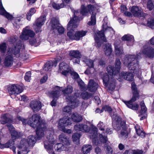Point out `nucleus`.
<instances>
[{"label":"nucleus","instance_id":"f257e3e1","mask_svg":"<svg viewBox=\"0 0 154 154\" xmlns=\"http://www.w3.org/2000/svg\"><path fill=\"white\" fill-rule=\"evenodd\" d=\"M21 121L23 124L26 125L28 123L31 127L34 128H36V132L37 139H40L44 135V131L46 129L45 124L44 120H40V116L37 114L33 115L29 120L23 119L21 117L17 116L15 120H12L11 119L8 117L7 114L2 115L1 117V122L2 124L11 123H17Z\"/></svg>","mask_w":154,"mask_h":154},{"label":"nucleus","instance_id":"f03ea898","mask_svg":"<svg viewBox=\"0 0 154 154\" xmlns=\"http://www.w3.org/2000/svg\"><path fill=\"white\" fill-rule=\"evenodd\" d=\"M73 13L74 17L70 20L67 25V29L69 31L67 32V35L70 39L78 41L85 36L87 31L82 30L74 32L75 28L77 26L78 22L82 20V18L78 17V16L79 14V11H74Z\"/></svg>","mask_w":154,"mask_h":154},{"label":"nucleus","instance_id":"7ed1b4c3","mask_svg":"<svg viewBox=\"0 0 154 154\" xmlns=\"http://www.w3.org/2000/svg\"><path fill=\"white\" fill-rule=\"evenodd\" d=\"M21 48V42L19 41L16 46L9 48L4 62L5 66L8 67L11 66L13 63L14 57H15L19 58L20 59H25L24 54H20Z\"/></svg>","mask_w":154,"mask_h":154},{"label":"nucleus","instance_id":"20e7f679","mask_svg":"<svg viewBox=\"0 0 154 154\" xmlns=\"http://www.w3.org/2000/svg\"><path fill=\"white\" fill-rule=\"evenodd\" d=\"M112 118L113 119L116 120L115 124L113 125L114 128L116 131L121 130L119 137L122 139H126L128 137L130 130L126 127L125 122L124 121H122L121 118H118L116 115L112 116Z\"/></svg>","mask_w":154,"mask_h":154},{"label":"nucleus","instance_id":"39448f33","mask_svg":"<svg viewBox=\"0 0 154 154\" xmlns=\"http://www.w3.org/2000/svg\"><path fill=\"white\" fill-rule=\"evenodd\" d=\"M141 57V54L138 53L136 57L134 55H129L125 56L123 60L124 63L127 65L129 69L135 73L138 70L139 65L138 60Z\"/></svg>","mask_w":154,"mask_h":154},{"label":"nucleus","instance_id":"423d86ee","mask_svg":"<svg viewBox=\"0 0 154 154\" xmlns=\"http://www.w3.org/2000/svg\"><path fill=\"white\" fill-rule=\"evenodd\" d=\"M59 140L62 143H58L55 145V147L57 151L60 152L68 150L70 142L67 134L64 133L61 134L59 136Z\"/></svg>","mask_w":154,"mask_h":154},{"label":"nucleus","instance_id":"0eeeda50","mask_svg":"<svg viewBox=\"0 0 154 154\" xmlns=\"http://www.w3.org/2000/svg\"><path fill=\"white\" fill-rule=\"evenodd\" d=\"M94 7L91 5H88L87 8H86L84 5H82L81 7V11L80 14L83 16H87L88 13H92L91 17V20L88 23L89 25H94L96 24V13L94 12Z\"/></svg>","mask_w":154,"mask_h":154},{"label":"nucleus","instance_id":"6e6552de","mask_svg":"<svg viewBox=\"0 0 154 154\" xmlns=\"http://www.w3.org/2000/svg\"><path fill=\"white\" fill-rule=\"evenodd\" d=\"M104 31L105 32L109 31L111 33H114V31L113 29L111 27L106 26V24H103V30L101 31H99L97 32V35L95 36V40L97 43L98 47H100L102 44V42L100 41L103 40V42H106V39L105 37L104 33Z\"/></svg>","mask_w":154,"mask_h":154},{"label":"nucleus","instance_id":"1a4fd4ad","mask_svg":"<svg viewBox=\"0 0 154 154\" xmlns=\"http://www.w3.org/2000/svg\"><path fill=\"white\" fill-rule=\"evenodd\" d=\"M131 88L133 92V97L131 100L128 101H125L124 103L130 109L137 110L138 109V105L136 104L133 103L136 100L138 96V93L136 85L134 82L131 83Z\"/></svg>","mask_w":154,"mask_h":154},{"label":"nucleus","instance_id":"9d476101","mask_svg":"<svg viewBox=\"0 0 154 154\" xmlns=\"http://www.w3.org/2000/svg\"><path fill=\"white\" fill-rule=\"evenodd\" d=\"M26 27L23 30L21 35H20V38L24 40H26L30 39L29 43L31 45H35L37 43L36 39L33 38L35 33L33 31L28 29Z\"/></svg>","mask_w":154,"mask_h":154},{"label":"nucleus","instance_id":"9b49d317","mask_svg":"<svg viewBox=\"0 0 154 154\" xmlns=\"http://www.w3.org/2000/svg\"><path fill=\"white\" fill-rule=\"evenodd\" d=\"M66 99L69 106H66L63 108V111L65 112H70L72 109L77 106L79 103V101L76 98L75 96L73 97L68 96Z\"/></svg>","mask_w":154,"mask_h":154},{"label":"nucleus","instance_id":"f8f14e48","mask_svg":"<svg viewBox=\"0 0 154 154\" xmlns=\"http://www.w3.org/2000/svg\"><path fill=\"white\" fill-rule=\"evenodd\" d=\"M121 64L120 60L117 59L115 63V67L111 66H109L107 67V71L108 73L111 76L119 73L121 68Z\"/></svg>","mask_w":154,"mask_h":154},{"label":"nucleus","instance_id":"ddd939ff","mask_svg":"<svg viewBox=\"0 0 154 154\" xmlns=\"http://www.w3.org/2000/svg\"><path fill=\"white\" fill-rule=\"evenodd\" d=\"M102 78L104 84L106 87H107L111 91L115 89V82L114 79L111 78L110 79H109V77L106 73L103 74Z\"/></svg>","mask_w":154,"mask_h":154},{"label":"nucleus","instance_id":"4468645a","mask_svg":"<svg viewBox=\"0 0 154 154\" xmlns=\"http://www.w3.org/2000/svg\"><path fill=\"white\" fill-rule=\"evenodd\" d=\"M72 124L70 118L68 117H64L60 119L58 123V129L63 132L65 131V127Z\"/></svg>","mask_w":154,"mask_h":154},{"label":"nucleus","instance_id":"2eb2a0df","mask_svg":"<svg viewBox=\"0 0 154 154\" xmlns=\"http://www.w3.org/2000/svg\"><path fill=\"white\" fill-rule=\"evenodd\" d=\"M51 24L52 29L54 31H58L60 34L64 32V28L61 26L58 20L55 18H53L51 20Z\"/></svg>","mask_w":154,"mask_h":154},{"label":"nucleus","instance_id":"dca6fc26","mask_svg":"<svg viewBox=\"0 0 154 154\" xmlns=\"http://www.w3.org/2000/svg\"><path fill=\"white\" fill-rule=\"evenodd\" d=\"M8 91L11 95L14 96L21 93L23 91L22 88L19 85L13 84L8 88Z\"/></svg>","mask_w":154,"mask_h":154},{"label":"nucleus","instance_id":"f3484780","mask_svg":"<svg viewBox=\"0 0 154 154\" xmlns=\"http://www.w3.org/2000/svg\"><path fill=\"white\" fill-rule=\"evenodd\" d=\"M58 72L63 75L67 76L69 72H71V69L68 64L64 62L59 64Z\"/></svg>","mask_w":154,"mask_h":154},{"label":"nucleus","instance_id":"a211bd4d","mask_svg":"<svg viewBox=\"0 0 154 154\" xmlns=\"http://www.w3.org/2000/svg\"><path fill=\"white\" fill-rule=\"evenodd\" d=\"M90 123L89 122H87L86 124L83 123L77 124L74 126V129L76 131H81L83 132L87 133L90 130V128L87 124Z\"/></svg>","mask_w":154,"mask_h":154},{"label":"nucleus","instance_id":"6ab92c4d","mask_svg":"<svg viewBox=\"0 0 154 154\" xmlns=\"http://www.w3.org/2000/svg\"><path fill=\"white\" fill-rule=\"evenodd\" d=\"M141 53V55L143 54L149 57L152 58L154 57V48L148 47L147 44L143 46L141 53Z\"/></svg>","mask_w":154,"mask_h":154},{"label":"nucleus","instance_id":"aec40b11","mask_svg":"<svg viewBox=\"0 0 154 154\" xmlns=\"http://www.w3.org/2000/svg\"><path fill=\"white\" fill-rule=\"evenodd\" d=\"M91 127L92 130L91 132V135L89 136L90 138L93 139L94 145H97L98 144V141L96 140L97 136V129L93 125L91 124Z\"/></svg>","mask_w":154,"mask_h":154},{"label":"nucleus","instance_id":"412c9836","mask_svg":"<svg viewBox=\"0 0 154 154\" xmlns=\"http://www.w3.org/2000/svg\"><path fill=\"white\" fill-rule=\"evenodd\" d=\"M131 11L133 15L136 17H143L145 14L142 9L137 6H133L131 8Z\"/></svg>","mask_w":154,"mask_h":154},{"label":"nucleus","instance_id":"4be33fe9","mask_svg":"<svg viewBox=\"0 0 154 154\" xmlns=\"http://www.w3.org/2000/svg\"><path fill=\"white\" fill-rule=\"evenodd\" d=\"M45 19V16H43L40 17L36 20L35 24L34 25V28L36 32L40 31V27L44 24Z\"/></svg>","mask_w":154,"mask_h":154},{"label":"nucleus","instance_id":"5701e85b","mask_svg":"<svg viewBox=\"0 0 154 154\" xmlns=\"http://www.w3.org/2000/svg\"><path fill=\"white\" fill-rule=\"evenodd\" d=\"M28 146V143L26 142V140H22L20 142V146H19L20 151L19 150L18 151L17 154H21L20 151H21L22 154H27L29 152L27 149Z\"/></svg>","mask_w":154,"mask_h":154},{"label":"nucleus","instance_id":"b1692460","mask_svg":"<svg viewBox=\"0 0 154 154\" xmlns=\"http://www.w3.org/2000/svg\"><path fill=\"white\" fill-rule=\"evenodd\" d=\"M48 143L45 141L44 142V147L47 149V151L49 153L52 152L53 150L52 149V146L51 145L54 144L56 142L54 139L52 137H50L48 139Z\"/></svg>","mask_w":154,"mask_h":154},{"label":"nucleus","instance_id":"393cba45","mask_svg":"<svg viewBox=\"0 0 154 154\" xmlns=\"http://www.w3.org/2000/svg\"><path fill=\"white\" fill-rule=\"evenodd\" d=\"M121 42L120 41L118 40L115 43V53L117 56H120L124 54L122 47L120 44Z\"/></svg>","mask_w":154,"mask_h":154},{"label":"nucleus","instance_id":"a878e982","mask_svg":"<svg viewBox=\"0 0 154 154\" xmlns=\"http://www.w3.org/2000/svg\"><path fill=\"white\" fill-rule=\"evenodd\" d=\"M7 126L11 134V137L13 140L18 138L20 137V133H18L15 130L14 128L12 125L8 124L7 125Z\"/></svg>","mask_w":154,"mask_h":154},{"label":"nucleus","instance_id":"bb28decb","mask_svg":"<svg viewBox=\"0 0 154 154\" xmlns=\"http://www.w3.org/2000/svg\"><path fill=\"white\" fill-rule=\"evenodd\" d=\"M30 106L34 112L38 111L41 108V103L36 100L32 101L30 103Z\"/></svg>","mask_w":154,"mask_h":154},{"label":"nucleus","instance_id":"cd10ccee","mask_svg":"<svg viewBox=\"0 0 154 154\" xmlns=\"http://www.w3.org/2000/svg\"><path fill=\"white\" fill-rule=\"evenodd\" d=\"M98 87V84L93 80L91 79L88 83L87 89L91 92H94L96 91Z\"/></svg>","mask_w":154,"mask_h":154},{"label":"nucleus","instance_id":"c85d7f7f","mask_svg":"<svg viewBox=\"0 0 154 154\" xmlns=\"http://www.w3.org/2000/svg\"><path fill=\"white\" fill-rule=\"evenodd\" d=\"M61 88L57 86L53 88L50 94L54 99L58 98L61 95Z\"/></svg>","mask_w":154,"mask_h":154},{"label":"nucleus","instance_id":"c756f323","mask_svg":"<svg viewBox=\"0 0 154 154\" xmlns=\"http://www.w3.org/2000/svg\"><path fill=\"white\" fill-rule=\"evenodd\" d=\"M82 60L89 67L93 68L94 66V64H96V61L97 60L96 59L93 60L91 59H88L86 57H83L82 58Z\"/></svg>","mask_w":154,"mask_h":154},{"label":"nucleus","instance_id":"7c9ffc66","mask_svg":"<svg viewBox=\"0 0 154 154\" xmlns=\"http://www.w3.org/2000/svg\"><path fill=\"white\" fill-rule=\"evenodd\" d=\"M122 40L127 41V45L128 46L132 45L134 41L133 36L129 34L125 35L122 37Z\"/></svg>","mask_w":154,"mask_h":154},{"label":"nucleus","instance_id":"2f4dec72","mask_svg":"<svg viewBox=\"0 0 154 154\" xmlns=\"http://www.w3.org/2000/svg\"><path fill=\"white\" fill-rule=\"evenodd\" d=\"M0 14L5 17L8 20H11L13 18L12 15L7 12L3 7L1 0H0Z\"/></svg>","mask_w":154,"mask_h":154},{"label":"nucleus","instance_id":"473e14b6","mask_svg":"<svg viewBox=\"0 0 154 154\" xmlns=\"http://www.w3.org/2000/svg\"><path fill=\"white\" fill-rule=\"evenodd\" d=\"M122 77L128 81H132L134 79V76L131 72H123L121 73Z\"/></svg>","mask_w":154,"mask_h":154},{"label":"nucleus","instance_id":"72a5a7b5","mask_svg":"<svg viewBox=\"0 0 154 154\" xmlns=\"http://www.w3.org/2000/svg\"><path fill=\"white\" fill-rule=\"evenodd\" d=\"M103 48L105 54L107 56H109L112 51L111 45L109 43L106 44Z\"/></svg>","mask_w":154,"mask_h":154},{"label":"nucleus","instance_id":"f704fd0d","mask_svg":"<svg viewBox=\"0 0 154 154\" xmlns=\"http://www.w3.org/2000/svg\"><path fill=\"white\" fill-rule=\"evenodd\" d=\"M92 146L91 145L85 144L82 147V151L83 154H87L90 152L92 149Z\"/></svg>","mask_w":154,"mask_h":154},{"label":"nucleus","instance_id":"c9c22d12","mask_svg":"<svg viewBox=\"0 0 154 154\" xmlns=\"http://www.w3.org/2000/svg\"><path fill=\"white\" fill-rule=\"evenodd\" d=\"M136 131L137 134L141 137L143 138L145 137V133L143 131L141 128L138 125L135 126Z\"/></svg>","mask_w":154,"mask_h":154},{"label":"nucleus","instance_id":"e433bc0d","mask_svg":"<svg viewBox=\"0 0 154 154\" xmlns=\"http://www.w3.org/2000/svg\"><path fill=\"white\" fill-rule=\"evenodd\" d=\"M71 117L73 121L75 122H80L82 120V116L76 113H73Z\"/></svg>","mask_w":154,"mask_h":154},{"label":"nucleus","instance_id":"4c0bfd02","mask_svg":"<svg viewBox=\"0 0 154 154\" xmlns=\"http://www.w3.org/2000/svg\"><path fill=\"white\" fill-rule=\"evenodd\" d=\"M26 140V142L28 143V146L29 145L33 146L35 143L36 139L35 137L33 135L29 136L28 139Z\"/></svg>","mask_w":154,"mask_h":154},{"label":"nucleus","instance_id":"58836bf2","mask_svg":"<svg viewBox=\"0 0 154 154\" xmlns=\"http://www.w3.org/2000/svg\"><path fill=\"white\" fill-rule=\"evenodd\" d=\"M53 65H55L54 62L52 61H49L45 64L43 67V70L45 71H48L52 67Z\"/></svg>","mask_w":154,"mask_h":154},{"label":"nucleus","instance_id":"ea45409f","mask_svg":"<svg viewBox=\"0 0 154 154\" xmlns=\"http://www.w3.org/2000/svg\"><path fill=\"white\" fill-rule=\"evenodd\" d=\"M69 56L73 57V58H81L82 55L80 52L77 50H72L70 51Z\"/></svg>","mask_w":154,"mask_h":154},{"label":"nucleus","instance_id":"a19ab883","mask_svg":"<svg viewBox=\"0 0 154 154\" xmlns=\"http://www.w3.org/2000/svg\"><path fill=\"white\" fill-rule=\"evenodd\" d=\"M81 134L79 133H76L74 134L72 136V139L74 142L76 144H79V139Z\"/></svg>","mask_w":154,"mask_h":154},{"label":"nucleus","instance_id":"79ce46f5","mask_svg":"<svg viewBox=\"0 0 154 154\" xmlns=\"http://www.w3.org/2000/svg\"><path fill=\"white\" fill-rule=\"evenodd\" d=\"M73 91V88L72 86L70 85H68L66 88L64 90H62L63 94L66 95L71 94Z\"/></svg>","mask_w":154,"mask_h":154},{"label":"nucleus","instance_id":"37998d69","mask_svg":"<svg viewBox=\"0 0 154 154\" xmlns=\"http://www.w3.org/2000/svg\"><path fill=\"white\" fill-rule=\"evenodd\" d=\"M17 37H13L10 38V39L9 40V42L11 44H14V45L11 48H12L14 46H16L18 42H19V41H20L21 46L22 45L21 41L20 40H19L17 42Z\"/></svg>","mask_w":154,"mask_h":154},{"label":"nucleus","instance_id":"c03bdc74","mask_svg":"<svg viewBox=\"0 0 154 154\" xmlns=\"http://www.w3.org/2000/svg\"><path fill=\"white\" fill-rule=\"evenodd\" d=\"M36 11V10L34 8H31L27 14V19L30 20L31 16Z\"/></svg>","mask_w":154,"mask_h":154},{"label":"nucleus","instance_id":"a18cd8bd","mask_svg":"<svg viewBox=\"0 0 154 154\" xmlns=\"http://www.w3.org/2000/svg\"><path fill=\"white\" fill-rule=\"evenodd\" d=\"M52 5L53 8L57 10L59 9L60 8H63L64 7V5L63 3V1H62V3L60 4H57L55 3H53L52 4Z\"/></svg>","mask_w":154,"mask_h":154},{"label":"nucleus","instance_id":"49530a36","mask_svg":"<svg viewBox=\"0 0 154 154\" xmlns=\"http://www.w3.org/2000/svg\"><path fill=\"white\" fill-rule=\"evenodd\" d=\"M140 105L141 109V111L140 112V114L142 115L143 113H146L147 109L143 101L140 102Z\"/></svg>","mask_w":154,"mask_h":154},{"label":"nucleus","instance_id":"de8ad7c7","mask_svg":"<svg viewBox=\"0 0 154 154\" xmlns=\"http://www.w3.org/2000/svg\"><path fill=\"white\" fill-rule=\"evenodd\" d=\"M81 96L83 99H88L92 96L91 93L84 92L81 93Z\"/></svg>","mask_w":154,"mask_h":154},{"label":"nucleus","instance_id":"09e8293b","mask_svg":"<svg viewBox=\"0 0 154 154\" xmlns=\"http://www.w3.org/2000/svg\"><path fill=\"white\" fill-rule=\"evenodd\" d=\"M154 8L153 3L151 0H148L147 5V8L149 11L152 10Z\"/></svg>","mask_w":154,"mask_h":154},{"label":"nucleus","instance_id":"8fccbe9b","mask_svg":"<svg viewBox=\"0 0 154 154\" xmlns=\"http://www.w3.org/2000/svg\"><path fill=\"white\" fill-rule=\"evenodd\" d=\"M104 134H105L104 132L101 134H100L99 137L101 142L105 143L107 142V138L106 136L104 135Z\"/></svg>","mask_w":154,"mask_h":154},{"label":"nucleus","instance_id":"3c124183","mask_svg":"<svg viewBox=\"0 0 154 154\" xmlns=\"http://www.w3.org/2000/svg\"><path fill=\"white\" fill-rule=\"evenodd\" d=\"M106 148L105 152L106 154H112L113 149L112 148L109 146L107 145L105 146Z\"/></svg>","mask_w":154,"mask_h":154},{"label":"nucleus","instance_id":"603ef678","mask_svg":"<svg viewBox=\"0 0 154 154\" xmlns=\"http://www.w3.org/2000/svg\"><path fill=\"white\" fill-rule=\"evenodd\" d=\"M147 25L152 29H154V19H150L147 21Z\"/></svg>","mask_w":154,"mask_h":154},{"label":"nucleus","instance_id":"864d4df0","mask_svg":"<svg viewBox=\"0 0 154 154\" xmlns=\"http://www.w3.org/2000/svg\"><path fill=\"white\" fill-rule=\"evenodd\" d=\"M31 72L30 71L27 72L26 73L25 76V79L26 81L29 82L31 77Z\"/></svg>","mask_w":154,"mask_h":154},{"label":"nucleus","instance_id":"5fc2aeb1","mask_svg":"<svg viewBox=\"0 0 154 154\" xmlns=\"http://www.w3.org/2000/svg\"><path fill=\"white\" fill-rule=\"evenodd\" d=\"M24 17V15L20 16L19 17H17L14 20V22L16 24H19L18 23L21 20V19Z\"/></svg>","mask_w":154,"mask_h":154},{"label":"nucleus","instance_id":"6e6d98bb","mask_svg":"<svg viewBox=\"0 0 154 154\" xmlns=\"http://www.w3.org/2000/svg\"><path fill=\"white\" fill-rule=\"evenodd\" d=\"M105 125L103 122H100L97 125V127L101 131L104 130Z\"/></svg>","mask_w":154,"mask_h":154},{"label":"nucleus","instance_id":"4d7b16f0","mask_svg":"<svg viewBox=\"0 0 154 154\" xmlns=\"http://www.w3.org/2000/svg\"><path fill=\"white\" fill-rule=\"evenodd\" d=\"M102 110L103 111H107L110 112L112 111V109L110 106H105L102 107Z\"/></svg>","mask_w":154,"mask_h":154},{"label":"nucleus","instance_id":"13d9d810","mask_svg":"<svg viewBox=\"0 0 154 154\" xmlns=\"http://www.w3.org/2000/svg\"><path fill=\"white\" fill-rule=\"evenodd\" d=\"M6 145H7L8 147H10V148L12 149L14 152L15 154L16 153L15 147L14 146H13L12 147H11V143H10V142L7 143Z\"/></svg>","mask_w":154,"mask_h":154},{"label":"nucleus","instance_id":"bf43d9fd","mask_svg":"<svg viewBox=\"0 0 154 154\" xmlns=\"http://www.w3.org/2000/svg\"><path fill=\"white\" fill-rule=\"evenodd\" d=\"M69 73H71L72 75L73 76L74 79H77L79 77L77 73L74 72H72L71 70V72Z\"/></svg>","mask_w":154,"mask_h":154},{"label":"nucleus","instance_id":"052dcab7","mask_svg":"<svg viewBox=\"0 0 154 154\" xmlns=\"http://www.w3.org/2000/svg\"><path fill=\"white\" fill-rule=\"evenodd\" d=\"M48 76L46 74L44 75L41 79L40 82L41 83H43L45 82L48 79Z\"/></svg>","mask_w":154,"mask_h":154},{"label":"nucleus","instance_id":"680f3d73","mask_svg":"<svg viewBox=\"0 0 154 154\" xmlns=\"http://www.w3.org/2000/svg\"><path fill=\"white\" fill-rule=\"evenodd\" d=\"M80 58L78 57L73 58L72 60L74 63L79 64L80 62L79 59Z\"/></svg>","mask_w":154,"mask_h":154},{"label":"nucleus","instance_id":"e2e57ef3","mask_svg":"<svg viewBox=\"0 0 154 154\" xmlns=\"http://www.w3.org/2000/svg\"><path fill=\"white\" fill-rule=\"evenodd\" d=\"M133 153V154H143V152L141 150H134Z\"/></svg>","mask_w":154,"mask_h":154},{"label":"nucleus","instance_id":"0e129e2a","mask_svg":"<svg viewBox=\"0 0 154 154\" xmlns=\"http://www.w3.org/2000/svg\"><path fill=\"white\" fill-rule=\"evenodd\" d=\"M79 85L80 86L81 89L85 90L84 83L82 81H81L80 82H79Z\"/></svg>","mask_w":154,"mask_h":154},{"label":"nucleus","instance_id":"69168bd1","mask_svg":"<svg viewBox=\"0 0 154 154\" xmlns=\"http://www.w3.org/2000/svg\"><path fill=\"white\" fill-rule=\"evenodd\" d=\"M94 99L95 100V102L98 104H99L101 103L100 99L99 97L97 96H95L94 98Z\"/></svg>","mask_w":154,"mask_h":154},{"label":"nucleus","instance_id":"338daca9","mask_svg":"<svg viewBox=\"0 0 154 154\" xmlns=\"http://www.w3.org/2000/svg\"><path fill=\"white\" fill-rule=\"evenodd\" d=\"M95 152L96 154H101V150L99 147H96L95 149Z\"/></svg>","mask_w":154,"mask_h":154},{"label":"nucleus","instance_id":"774afa93","mask_svg":"<svg viewBox=\"0 0 154 154\" xmlns=\"http://www.w3.org/2000/svg\"><path fill=\"white\" fill-rule=\"evenodd\" d=\"M127 10V8L125 5H122L121 7V12L122 13H124Z\"/></svg>","mask_w":154,"mask_h":154}]
</instances>
